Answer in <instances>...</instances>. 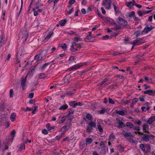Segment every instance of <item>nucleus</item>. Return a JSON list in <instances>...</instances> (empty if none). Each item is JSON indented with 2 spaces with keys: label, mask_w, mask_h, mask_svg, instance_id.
<instances>
[{
  "label": "nucleus",
  "mask_w": 155,
  "mask_h": 155,
  "mask_svg": "<svg viewBox=\"0 0 155 155\" xmlns=\"http://www.w3.org/2000/svg\"><path fill=\"white\" fill-rule=\"evenodd\" d=\"M144 105L145 106V107H146V110H149L151 108L149 104L147 102L145 103Z\"/></svg>",
  "instance_id": "nucleus-42"
},
{
  "label": "nucleus",
  "mask_w": 155,
  "mask_h": 155,
  "mask_svg": "<svg viewBox=\"0 0 155 155\" xmlns=\"http://www.w3.org/2000/svg\"><path fill=\"white\" fill-rule=\"evenodd\" d=\"M28 32L27 30L26 25H25L23 28L21 29L18 37L23 42L22 43H24L28 37Z\"/></svg>",
  "instance_id": "nucleus-1"
},
{
  "label": "nucleus",
  "mask_w": 155,
  "mask_h": 155,
  "mask_svg": "<svg viewBox=\"0 0 155 155\" xmlns=\"http://www.w3.org/2000/svg\"><path fill=\"white\" fill-rule=\"evenodd\" d=\"M69 104L71 106H72L73 107L75 103L74 101H71L68 102Z\"/></svg>",
  "instance_id": "nucleus-60"
},
{
  "label": "nucleus",
  "mask_w": 155,
  "mask_h": 155,
  "mask_svg": "<svg viewBox=\"0 0 155 155\" xmlns=\"http://www.w3.org/2000/svg\"><path fill=\"white\" fill-rule=\"evenodd\" d=\"M85 41L87 42H92L93 41L91 40V36H87L85 38Z\"/></svg>",
  "instance_id": "nucleus-30"
},
{
  "label": "nucleus",
  "mask_w": 155,
  "mask_h": 155,
  "mask_svg": "<svg viewBox=\"0 0 155 155\" xmlns=\"http://www.w3.org/2000/svg\"><path fill=\"white\" fill-rule=\"evenodd\" d=\"M86 118L87 119L89 120L92 121V119L93 118L92 115L89 114H87L86 115Z\"/></svg>",
  "instance_id": "nucleus-33"
},
{
  "label": "nucleus",
  "mask_w": 155,
  "mask_h": 155,
  "mask_svg": "<svg viewBox=\"0 0 155 155\" xmlns=\"http://www.w3.org/2000/svg\"><path fill=\"white\" fill-rule=\"evenodd\" d=\"M134 2H135V1L134 0H132V1L126 2V5L128 7H131L132 6L134 5Z\"/></svg>",
  "instance_id": "nucleus-21"
},
{
  "label": "nucleus",
  "mask_w": 155,
  "mask_h": 155,
  "mask_svg": "<svg viewBox=\"0 0 155 155\" xmlns=\"http://www.w3.org/2000/svg\"><path fill=\"white\" fill-rule=\"evenodd\" d=\"M61 47L64 50L67 49V45L65 43L61 44Z\"/></svg>",
  "instance_id": "nucleus-43"
},
{
  "label": "nucleus",
  "mask_w": 155,
  "mask_h": 155,
  "mask_svg": "<svg viewBox=\"0 0 155 155\" xmlns=\"http://www.w3.org/2000/svg\"><path fill=\"white\" fill-rule=\"evenodd\" d=\"M97 127L100 132L102 133L103 132V129L99 124L97 125Z\"/></svg>",
  "instance_id": "nucleus-35"
},
{
  "label": "nucleus",
  "mask_w": 155,
  "mask_h": 155,
  "mask_svg": "<svg viewBox=\"0 0 155 155\" xmlns=\"http://www.w3.org/2000/svg\"><path fill=\"white\" fill-rule=\"evenodd\" d=\"M144 33L143 32V31H137L135 32L134 35H135L136 38H137L142 35H144Z\"/></svg>",
  "instance_id": "nucleus-18"
},
{
  "label": "nucleus",
  "mask_w": 155,
  "mask_h": 155,
  "mask_svg": "<svg viewBox=\"0 0 155 155\" xmlns=\"http://www.w3.org/2000/svg\"><path fill=\"white\" fill-rule=\"evenodd\" d=\"M46 77L44 73L40 74L38 75V77L40 79H43Z\"/></svg>",
  "instance_id": "nucleus-41"
},
{
  "label": "nucleus",
  "mask_w": 155,
  "mask_h": 155,
  "mask_svg": "<svg viewBox=\"0 0 155 155\" xmlns=\"http://www.w3.org/2000/svg\"><path fill=\"white\" fill-rule=\"evenodd\" d=\"M135 123L139 125H140L142 123L141 121L140 120H136L135 121Z\"/></svg>",
  "instance_id": "nucleus-63"
},
{
  "label": "nucleus",
  "mask_w": 155,
  "mask_h": 155,
  "mask_svg": "<svg viewBox=\"0 0 155 155\" xmlns=\"http://www.w3.org/2000/svg\"><path fill=\"white\" fill-rule=\"evenodd\" d=\"M42 58L43 57L41 54H38L35 57L34 59L36 60V61L38 62L41 60Z\"/></svg>",
  "instance_id": "nucleus-14"
},
{
  "label": "nucleus",
  "mask_w": 155,
  "mask_h": 155,
  "mask_svg": "<svg viewBox=\"0 0 155 155\" xmlns=\"http://www.w3.org/2000/svg\"><path fill=\"white\" fill-rule=\"evenodd\" d=\"M93 139L91 137H87L85 139L86 144L89 145L92 143L93 141Z\"/></svg>",
  "instance_id": "nucleus-19"
},
{
  "label": "nucleus",
  "mask_w": 155,
  "mask_h": 155,
  "mask_svg": "<svg viewBox=\"0 0 155 155\" xmlns=\"http://www.w3.org/2000/svg\"><path fill=\"white\" fill-rule=\"evenodd\" d=\"M144 93L145 94H148L152 96H154L155 95V91L151 90H147L144 91Z\"/></svg>",
  "instance_id": "nucleus-11"
},
{
  "label": "nucleus",
  "mask_w": 155,
  "mask_h": 155,
  "mask_svg": "<svg viewBox=\"0 0 155 155\" xmlns=\"http://www.w3.org/2000/svg\"><path fill=\"white\" fill-rule=\"evenodd\" d=\"M109 103L111 104H114V102L111 98H108Z\"/></svg>",
  "instance_id": "nucleus-55"
},
{
  "label": "nucleus",
  "mask_w": 155,
  "mask_h": 155,
  "mask_svg": "<svg viewBox=\"0 0 155 155\" xmlns=\"http://www.w3.org/2000/svg\"><path fill=\"white\" fill-rule=\"evenodd\" d=\"M25 148V144L24 143H22L20 144L19 146V149L18 150V151H21L22 150H24Z\"/></svg>",
  "instance_id": "nucleus-26"
},
{
  "label": "nucleus",
  "mask_w": 155,
  "mask_h": 155,
  "mask_svg": "<svg viewBox=\"0 0 155 155\" xmlns=\"http://www.w3.org/2000/svg\"><path fill=\"white\" fill-rule=\"evenodd\" d=\"M135 15V12L134 11L131 12L129 14V17L131 18L132 17L134 18V17Z\"/></svg>",
  "instance_id": "nucleus-47"
},
{
  "label": "nucleus",
  "mask_w": 155,
  "mask_h": 155,
  "mask_svg": "<svg viewBox=\"0 0 155 155\" xmlns=\"http://www.w3.org/2000/svg\"><path fill=\"white\" fill-rule=\"evenodd\" d=\"M122 53L121 52L119 51H114L113 54L112 55L113 56H115L118 54H122Z\"/></svg>",
  "instance_id": "nucleus-48"
},
{
  "label": "nucleus",
  "mask_w": 155,
  "mask_h": 155,
  "mask_svg": "<svg viewBox=\"0 0 155 155\" xmlns=\"http://www.w3.org/2000/svg\"><path fill=\"white\" fill-rule=\"evenodd\" d=\"M113 5L114 7V11L115 12V15H118L119 14L120 12L119 8L117 6L115 5L114 4H113Z\"/></svg>",
  "instance_id": "nucleus-16"
},
{
  "label": "nucleus",
  "mask_w": 155,
  "mask_h": 155,
  "mask_svg": "<svg viewBox=\"0 0 155 155\" xmlns=\"http://www.w3.org/2000/svg\"><path fill=\"white\" fill-rule=\"evenodd\" d=\"M6 11L5 10H3L2 11V19H3V20H4L5 19V14Z\"/></svg>",
  "instance_id": "nucleus-44"
},
{
  "label": "nucleus",
  "mask_w": 155,
  "mask_h": 155,
  "mask_svg": "<svg viewBox=\"0 0 155 155\" xmlns=\"http://www.w3.org/2000/svg\"><path fill=\"white\" fill-rule=\"evenodd\" d=\"M148 127V126L146 124H144L143 125V130L145 133H147V128Z\"/></svg>",
  "instance_id": "nucleus-40"
},
{
  "label": "nucleus",
  "mask_w": 155,
  "mask_h": 155,
  "mask_svg": "<svg viewBox=\"0 0 155 155\" xmlns=\"http://www.w3.org/2000/svg\"><path fill=\"white\" fill-rule=\"evenodd\" d=\"M130 100H127L126 101H124V100L122 101V103L124 105L128 104V103H130Z\"/></svg>",
  "instance_id": "nucleus-51"
},
{
  "label": "nucleus",
  "mask_w": 155,
  "mask_h": 155,
  "mask_svg": "<svg viewBox=\"0 0 155 155\" xmlns=\"http://www.w3.org/2000/svg\"><path fill=\"white\" fill-rule=\"evenodd\" d=\"M81 39L78 37H75L74 38V41L75 42H78V41H81Z\"/></svg>",
  "instance_id": "nucleus-52"
},
{
  "label": "nucleus",
  "mask_w": 155,
  "mask_h": 155,
  "mask_svg": "<svg viewBox=\"0 0 155 155\" xmlns=\"http://www.w3.org/2000/svg\"><path fill=\"white\" fill-rule=\"evenodd\" d=\"M115 138V136L114 134H111L109 137V140H113Z\"/></svg>",
  "instance_id": "nucleus-57"
},
{
  "label": "nucleus",
  "mask_w": 155,
  "mask_h": 155,
  "mask_svg": "<svg viewBox=\"0 0 155 155\" xmlns=\"http://www.w3.org/2000/svg\"><path fill=\"white\" fill-rule=\"evenodd\" d=\"M73 91H69L65 93V95L67 96H71L72 94H73L74 92L75 91V89H74L73 90Z\"/></svg>",
  "instance_id": "nucleus-24"
},
{
  "label": "nucleus",
  "mask_w": 155,
  "mask_h": 155,
  "mask_svg": "<svg viewBox=\"0 0 155 155\" xmlns=\"http://www.w3.org/2000/svg\"><path fill=\"white\" fill-rule=\"evenodd\" d=\"M138 101V99L137 98H134L133 99L132 101V104L133 105H134Z\"/></svg>",
  "instance_id": "nucleus-49"
},
{
  "label": "nucleus",
  "mask_w": 155,
  "mask_h": 155,
  "mask_svg": "<svg viewBox=\"0 0 155 155\" xmlns=\"http://www.w3.org/2000/svg\"><path fill=\"white\" fill-rule=\"evenodd\" d=\"M27 77H22L21 79V85L22 87V89L24 90L25 89V85Z\"/></svg>",
  "instance_id": "nucleus-12"
},
{
  "label": "nucleus",
  "mask_w": 155,
  "mask_h": 155,
  "mask_svg": "<svg viewBox=\"0 0 155 155\" xmlns=\"http://www.w3.org/2000/svg\"><path fill=\"white\" fill-rule=\"evenodd\" d=\"M116 120L118 122L119 125L117 127L119 128H122L126 126V125L124 124V120L123 119L118 117L116 119Z\"/></svg>",
  "instance_id": "nucleus-5"
},
{
  "label": "nucleus",
  "mask_w": 155,
  "mask_h": 155,
  "mask_svg": "<svg viewBox=\"0 0 155 155\" xmlns=\"http://www.w3.org/2000/svg\"><path fill=\"white\" fill-rule=\"evenodd\" d=\"M116 78H119L120 79H122L124 78V76L123 75H117L115 76Z\"/></svg>",
  "instance_id": "nucleus-54"
},
{
  "label": "nucleus",
  "mask_w": 155,
  "mask_h": 155,
  "mask_svg": "<svg viewBox=\"0 0 155 155\" xmlns=\"http://www.w3.org/2000/svg\"><path fill=\"white\" fill-rule=\"evenodd\" d=\"M74 110H70L68 111V115L70 116L71 114H73L74 113Z\"/></svg>",
  "instance_id": "nucleus-58"
},
{
  "label": "nucleus",
  "mask_w": 155,
  "mask_h": 155,
  "mask_svg": "<svg viewBox=\"0 0 155 155\" xmlns=\"http://www.w3.org/2000/svg\"><path fill=\"white\" fill-rule=\"evenodd\" d=\"M153 29L152 26L150 25H147L143 30L144 34H146L151 31Z\"/></svg>",
  "instance_id": "nucleus-8"
},
{
  "label": "nucleus",
  "mask_w": 155,
  "mask_h": 155,
  "mask_svg": "<svg viewBox=\"0 0 155 155\" xmlns=\"http://www.w3.org/2000/svg\"><path fill=\"white\" fill-rule=\"evenodd\" d=\"M126 111L125 110H118L117 111L116 113L122 115L124 116L125 114V112H126Z\"/></svg>",
  "instance_id": "nucleus-29"
},
{
  "label": "nucleus",
  "mask_w": 155,
  "mask_h": 155,
  "mask_svg": "<svg viewBox=\"0 0 155 155\" xmlns=\"http://www.w3.org/2000/svg\"><path fill=\"white\" fill-rule=\"evenodd\" d=\"M23 109V110L25 111H31V108H29V107H27L25 109H24V108Z\"/></svg>",
  "instance_id": "nucleus-62"
},
{
  "label": "nucleus",
  "mask_w": 155,
  "mask_h": 155,
  "mask_svg": "<svg viewBox=\"0 0 155 155\" xmlns=\"http://www.w3.org/2000/svg\"><path fill=\"white\" fill-rule=\"evenodd\" d=\"M142 140L145 142H147L150 140L151 137H153V135L143 134H142Z\"/></svg>",
  "instance_id": "nucleus-7"
},
{
  "label": "nucleus",
  "mask_w": 155,
  "mask_h": 155,
  "mask_svg": "<svg viewBox=\"0 0 155 155\" xmlns=\"http://www.w3.org/2000/svg\"><path fill=\"white\" fill-rule=\"evenodd\" d=\"M111 0H105L103 1L102 5L107 9H110L111 7Z\"/></svg>",
  "instance_id": "nucleus-6"
},
{
  "label": "nucleus",
  "mask_w": 155,
  "mask_h": 155,
  "mask_svg": "<svg viewBox=\"0 0 155 155\" xmlns=\"http://www.w3.org/2000/svg\"><path fill=\"white\" fill-rule=\"evenodd\" d=\"M16 133L15 131V130H13L11 133L10 134H11L12 137H11V140H12V141L14 140V138L15 136V134Z\"/></svg>",
  "instance_id": "nucleus-32"
},
{
  "label": "nucleus",
  "mask_w": 155,
  "mask_h": 155,
  "mask_svg": "<svg viewBox=\"0 0 155 155\" xmlns=\"http://www.w3.org/2000/svg\"><path fill=\"white\" fill-rule=\"evenodd\" d=\"M74 11V8H72L68 12V14H71Z\"/></svg>",
  "instance_id": "nucleus-61"
},
{
  "label": "nucleus",
  "mask_w": 155,
  "mask_h": 155,
  "mask_svg": "<svg viewBox=\"0 0 155 155\" xmlns=\"http://www.w3.org/2000/svg\"><path fill=\"white\" fill-rule=\"evenodd\" d=\"M126 126L129 127L130 128H133L134 127V125L133 124L130 122H127L126 123Z\"/></svg>",
  "instance_id": "nucleus-25"
},
{
  "label": "nucleus",
  "mask_w": 155,
  "mask_h": 155,
  "mask_svg": "<svg viewBox=\"0 0 155 155\" xmlns=\"http://www.w3.org/2000/svg\"><path fill=\"white\" fill-rule=\"evenodd\" d=\"M71 126V124L70 122H67L62 127V128H61V130H60V131H61L62 129H63L65 130H68Z\"/></svg>",
  "instance_id": "nucleus-13"
},
{
  "label": "nucleus",
  "mask_w": 155,
  "mask_h": 155,
  "mask_svg": "<svg viewBox=\"0 0 155 155\" xmlns=\"http://www.w3.org/2000/svg\"><path fill=\"white\" fill-rule=\"evenodd\" d=\"M117 85V83H115L109 86L108 87V89H112L114 88Z\"/></svg>",
  "instance_id": "nucleus-36"
},
{
  "label": "nucleus",
  "mask_w": 155,
  "mask_h": 155,
  "mask_svg": "<svg viewBox=\"0 0 155 155\" xmlns=\"http://www.w3.org/2000/svg\"><path fill=\"white\" fill-rule=\"evenodd\" d=\"M107 111L106 109H103L100 110H99L98 112L100 114H103Z\"/></svg>",
  "instance_id": "nucleus-46"
},
{
  "label": "nucleus",
  "mask_w": 155,
  "mask_h": 155,
  "mask_svg": "<svg viewBox=\"0 0 155 155\" xmlns=\"http://www.w3.org/2000/svg\"><path fill=\"white\" fill-rule=\"evenodd\" d=\"M33 75V72L32 70H31L30 71H29L27 75L25 76V77H26L27 78V77H28L29 78H31Z\"/></svg>",
  "instance_id": "nucleus-28"
},
{
  "label": "nucleus",
  "mask_w": 155,
  "mask_h": 155,
  "mask_svg": "<svg viewBox=\"0 0 155 155\" xmlns=\"http://www.w3.org/2000/svg\"><path fill=\"white\" fill-rule=\"evenodd\" d=\"M100 146L101 147V148L102 150H105V145L103 141L101 142L100 144Z\"/></svg>",
  "instance_id": "nucleus-34"
},
{
  "label": "nucleus",
  "mask_w": 155,
  "mask_h": 155,
  "mask_svg": "<svg viewBox=\"0 0 155 155\" xmlns=\"http://www.w3.org/2000/svg\"><path fill=\"white\" fill-rule=\"evenodd\" d=\"M35 5L36 6V8L38 9L39 8L41 7L43 5L41 3L40 1H38L35 4Z\"/></svg>",
  "instance_id": "nucleus-22"
},
{
  "label": "nucleus",
  "mask_w": 155,
  "mask_h": 155,
  "mask_svg": "<svg viewBox=\"0 0 155 155\" xmlns=\"http://www.w3.org/2000/svg\"><path fill=\"white\" fill-rule=\"evenodd\" d=\"M139 147L140 149H141L143 151H145V148L144 145L143 144H140V145Z\"/></svg>",
  "instance_id": "nucleus-45"
},
{
  "label": "nucleus",
  "mask_w": 155,
  "mask_h": 155,
  "mask_svg": "<svg viewBox=\"0 0 155 155\" xmlns=\"http://www.w3.org/2000/svg\"><path fill=\"white\" fill-rule=\"evenodd\" d=\"M67 22V21L65 19L60 21L59 22V23L61 25L64 26L66 24Z\"/></svg>",
  "instance_id": "nucleus-27"
},
{
  "label": "nucleus",
  "mask_w": 155,
  "mask_h": 155,
  "mask_svg": "<svg viewBox=\"0 0 155 155\" xmlns=\"http://www.w3.org/2000/svg\"><path fill=\"white\" fill-rule=\"evenodd\" d=\"M16 116V114L15 113H13L12 114L10 117V118L12 121H13L15 120Z\"/></svg>",
  "instance_id": "nucleus-37"
},
{
  "label": "nucleus",
  "mask_w": 155,
  "mask_h": 155,
  "mask_svg": "<svg viewBox=\"0 0 155 155\" xmlns=\"http://www.w3.org/2000/svg\"><path fill=\"white\" fill-rule=\"evenodd\" d=\"M45 34L43 37L42 40L43 41H48L53 34L54 32L53 31L51 32L49 29H48L45 32Z\"/></svg>",
  "instance_id": "nucleus-3"
},
{
  "label": "nucleus",
  "mask_w": 155,
  "mask_h": 155,
  "mask_svg": "<svg viewBox=\"0 0 155 155\" xmlns=\"http://www.w3.org/2000/svg\"><path fill=\"white\" fill-rule=\"evenodd\" d=\"M137 14L140 16H142L144 15V13H143V11L142 12L141 11H138L137 12Z\"/></svg>",
  "instance_id": "nucleus-53"
},
{
  "label": "nucleus",
  "mask_w": 155,
  "mask_h": 155,
  "mask_svg": "<svg viewBox=\"0 0 155 155\" xmlns=\"http://www.w3.org/2000/svg\"><path fill=\"white\" fill-rule=\"evenodd\" d=\"M123 135L125 137H129L130 138L133 137V136L129 132H127L124 130H123L122 131Z\"/></svg>",
  "instance_id": "nucleus-10"
},
{
  "label": "nucleus",
  "mask_w": 155,
  "mask_h": 155,
  "mask_svg": "<svg viewBox=\"0 0 155 155\" xmlns=\"http://www.w3.org/2000/svg\"><path fill=\"white\" fill-rule=\"evenodd\" d=\"M133 129L134 130H140V128L139 126H134Z\"/></svg>",
  "instance_id": "nucleus-64"
},
{
  "label": "nucleus",
  "mask_w": 155,
  "mask_h": 155,
  "mask_svg": "<svg viewBox=\"0 0 155 155\" xmlns=\"http://www.w3.org/2000/svg\"><path fill=\"white\" fill-rule=\"evenodd\" d=\"M144 78L145 80L146 81V82L149 83H152V79L151 78L149 79L148 77H144Z\"/></svg>",
  "instance_id": "nucleus-38"
},
{
  "label": "nucleus",
  "mask_w": 155,
  "mask_h": 155,
  "mask_svg": "<svg viewBox=\"0 0 155 155\" xmlns=\"http://www.w3.org/2000/svg\"><path fill=\"white\" fill-rule=\"evenodd\" d=\"M82 66V65H80L79 64L75 65L71 68H68V70L70 71L71 70H76L80 68Z\"/></svg>",
  "instance_id": "nucleus-15"
},
{
  "label": "nucleus",
  "mask_w": 155,
  "mask_h": 155,
  "mask_svg": "<svg viewBox=\"0 0 155 155\" xmlns=\"http://www.w3.org/2000/svg\"><path fill=\"white\" fill-rule=\"evenodd\" d=\"M13 91L12 89H11L9 91L10 97L11 98L13 97Z\"/></svg>",
  "instance_id": "nucleus-56"
},
{
  "label": "nucleus",
  "mask_w": 155,
  "mask_h": 155,
  "mask_svg": "<svg viewBox=\"0 0 155 155\" xmlns=\"http://www.w3.org/2000/svg\"><path fill=\"white\" fill-rule=\"evenodd\" d=\"M42 133L43 134H48V131L46 129H44L42 130Z\"/></svg>",
  "instance_id": "nucleus-59"
},
{
  "label": "nucleus",
  "mask_w": 155,
  "mask_h": 155,
  "mask_svg": "<svg viewBox=\"0 0 155 155\" xmlns=\"http://www.w3.org/2000/svg\"><path fill=\"white\" fill-rule=\"evenodd\" d=\"M154 121H155V116H152L149 119L147 120V123L148 124H150Z\"/></svg>",
  "instance_id": "nucleus-20"
},
{
  "label": "nucleus",
  "mask_w": 155,
  "mask_h": 155,
  "mask_svg": "<svg viewBox=\"0 0 155 155\" xmlns=\"http://www.w3.org/2000/svg\"><path fill=\"white\" fill-rule=\"evenodd\" d=\"M66 33L68 34L71 35H73L75 33V32L74 31L71 30H70L68 31H67L66 32Z\"/></svg>",
  "instance_id": "nucleus-50"
},
{
  "label": "nucleus",
  "mask_w": 155,
  "mask_h": 155,
  "mask_svg": "<svg viewBox=\"0 0 155 155\" xmlns=\"http://www.w3.org/2000/svg\"><path fill=\"white\" fill-rule=\"evenodd\" d=\"M117 21L119 25L122 26H126L127 24L126 20L119 17L118 18Z\"/></svg>",
  "instance_id": "nucleus-4"
},
{
  "label": "nucleus",
  "mask_w": 155,
  "mask_h": 155,
  "mask_svg": "<svg viewBox=\"0 0 155 155\" xmlns=\"http://www.w3.org/2000/svg\"><path fill=\"white\" fill-rule=\"evenodd\" d=\"M54 61H50L47 63H46L45 64H44L39 69L40 70H44L46 68V67L49 65V64H50L52 62H53Z\"/></svg>",
  "instance_id": "nucleus-17"
},
{
  "label": "nucleus",
  "mask_w": 155,
  "mask_h": 155,
  "mask_svg": "<svg viewBox=\"0 0 155 155\" xmlns=\"http://www.w3.org/2000/svg\"><path fill=\"white\" fill-rule=\"evenodd\" d=\"M144 43L143 41V39L142 38L138 39L135 40L133 41V42L131 43V44L134 45H139Z\"/></svg>",
  "instance_id": "nucleus-9"
},
{
  "label": "nucleus",
  "mask_w": 155,
  "mask_h": 155,
  "mask_svg": "<svg viewBox=\"0 0 155 155\" xmlns=\"http://www.w3.org/2000/svg\"><path fill=\"white\" fill-rule=\"evenodd\" d=\"M68 105L67 104H65L61 105L59 107V109L61 110H64L68 108Z\"/></svg>",
  "instance_id": "nucleus-23"
},
{
  "label": "nucleus",
  "mask_w": 155,
  "mask_h": 155,
  "mask_svg": "<svg viewBox=\"0 0 155 155\" xmlns=\"http://www.w3.org/2000/svg\"><path fill=\"white\" fill-rule=\"evenodd\" d=\"M107 81H108V79L107 78H105L101 82L99 83L98 84L102 86Z\"/></svg>",
  "instance_id": "nucleus-39"
},
{
  "label": "nucleus",
  "mask_w": 155,
  "mask_h": 155,
  "mask_svg": "<svg viewBox=\"0 0 155 155\" xmlns=\"http://www.w3.org/2000/svg\"><path fill=\"white\" fill-rule=\"evenodd\" d=\"M84 104L82 102H77L74 104V107L76 108L77 106H81L83 105Z\"/></svg>",
  "instance_id": "nucleus-31"
},
{
  "label": "nucleus",
  "mask_w": 155,
  "mask_h": 155,
  "mask_svg": "<svg viewBox=\"0 0 155 155\" xmlns=\"http://www.w3.org/2000/svg\"><path fill=\"white\" fill-rule=\"evenodd\" d=\"M96 123L94 121H91L88 124L86 127V132L88 133H90L92 131L94 128L96 126Z\"/></svg>",
  "instance_id": "nucleus-2"
}]
</instances>
